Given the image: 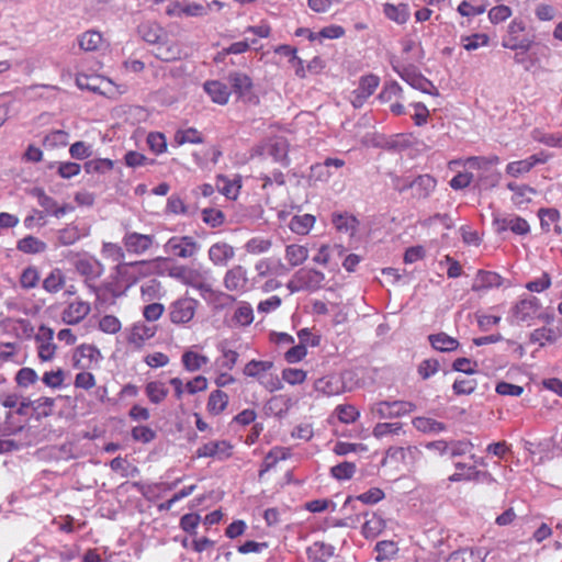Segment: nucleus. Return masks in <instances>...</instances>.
<instances>
[{"instance_id":"nucleus-1","label":"nucleus","mask_w":562,"mask_h":562,"mask_svg":"<svg viewBox=\"0 0 562 562\" xmlns=\"http://www.w3.org/2000/svg\"><path fill=\"white\" fill-rule=\"evenodd\" d=\"M232 91L249 103H258V97L252 92L254 83L251 78L239 71H232L227 76Z\"/></svg>"},{"instance_id":"nucleus-2","label":"nucleus","mask_w":562,"mask_h":562,"mask_svg":"<svg viewBox=\"0 0 562 562\" xmlns=\"http://www.w3.org/2000/svg\"><path fill=\"white\" fill-rule=\"evenodd\" d=\"M401 78L414 89L430 95H439L438 89L434 86V83L424 75H422L413 65L403 67L401 71Z\"/></svg>"},{"instance_id":"nucleus-3","label":"nucleus","mask_w":562,"mask_h":562,"mask_svg":"<svg viewBox=\"0 0 562 562\" xmlns=\"http://www.w3.org/2000/svg\"><path fill=\"white\" fill-rule=\"evenodd\" d=\"M165 249L177 257L190 258L200 249V245L191 236H173L166 243Z\"/></svg>"},{"instance_id":"nucleus-4","label":"nucleus","mask_w":562,"mask_h":562,"mask_svg":"<svg viewBox=\"0 0 562 562\" xmlns=\"http://www.w3.org/2000/svg\"><path fill=\"white\" fill-rule=\"evenodd\" d=\"M54 398L52 397H41L36 401H31L30 398H23L20 403V406L16 409V414L21 416L27 415V408L32 407L34 411L33 416L37 420L43 417H47L52 414L50 408L54 406Z\"/></svg>"},{"instance_id":"nucleus-5","label":"nucleus","mask_w":562,"mask_h":562,"mask_svg":"<svg viewBox=\"0 0 562 562\" xmlns=\"http://www.w3.org/2000/svg\"><path fill=\"white\" fill-rule=\"evenodd\" d=\"M198 301L194 299H181L171 305L170 319L173 324L190 322L195 313Z\"/></svg>"},{"instance_id":"nucleus-6","label":"nucleus","mask_w":562,"mask_h":562,"mask_svg":"<svg viewBox=\"0 0 562 562\" xmlns=\"http://www.w3.org/2000/svg\"><path fill=\"white\" fill-rule=\"evenodd\" d=\"M415 405L405 401H394V402H380L373 408V412L379 415L380 418H393L405 415L414 411Z\"/></svg>"},{"instance_id":"nucleus-7","label":"nucleus","mask_w":562,"mask_h":562,"mask_svg":"<svg viewBox=\"0 0 562 562\" xmlns=\"http://www.w3.org/2000/svg\"><path fill=\"white\" fill-rule=\"evenodd\" d=\"M233 446L227 440L210 441L201 446L195 456L198 458H217L220 460L228 459L232 456Z\"/></svg>"},{"instance_id":"nucleus-8","label":"nucleus","mask_w":562,"mask_h":562,"mask_svg":"<svg viewBox=\"0 0 562 562\" xmlns=\"http://www.w3.org/2000/svg\"><path fill=\"white\" fill-rule=\"evenodd\" d=\"M294 279L301 283L303 290L316 291L322 286V282L325 280V274L316 269H300L295 272Z\"/></svg>"},{"instance_id":"nucleus-9","label":"nucleus","mask_w":562,"mask_h":562,"mask_svg":"<svg viewBox=\"0 0 562 562\" xmlns=\"http://www.w3.org/2000/svg\"><path fill=\"white\" fill-rule=\"evenodd\" d=\"M90 304L83 301H76L70 303L61 314V319L68 325H76L80 323L89 313Z\"/></svg>"},{"instance_id":"nucleus-10","label":"nucleus","mask_w":562,"mask_h":562,"mask_svg":"<svg viewBox=\"0 0 562 562\" xmlns=\"http://www.w3.org/2000/svg\"><path fill=\"white\" fill-rule=\"evenodd\" d=\"M540 307L541 305L539 300L536 296H530L529 299H524L517 302L512 312L520 322H526L532 318Z\"/></svg>"},{"instance_id":"nucleus-11","label":"nucleus","mask_w":562,"mask_h":562,"mask_svg":"<svg viewBox=\"0 0 562 562\" xmlns=\"http://www.w3.org/2000/svg\"><path fill=\"white\" fill-rule=\"evenodd\" d=\"M504 282V279L494 271L479 270L474 282L472 284V291L479 292L492 288H499Z\"/></svg>"},{"instance_id":"nucleus-12","label":"nucleus","mask_w":562,"mask_h":562,"mask_svg":"<svg viewBox=\"0 0 562 562\" xmlns=\"http://www.w3.org/2000/svg\"><path fill=\"white\" fill-rule=\"evenodd\" d=\"M547 157H541L538 154L531 155L527 159L509 162L506 167V172L512 177H519L522 173L529 172L536 165L544 164Z\"/></svg>"},{"instance_id":"nucleus-13","label":"nucleus","mask_w":562,"mask_h":562,"mask_svg":"<svg viewBox=\"0 0 562 562\" xmlns=\"http://www.w3.org/2000/svg\"><path fill=\"white\" fill-rule=\"evenodd\" d=\"M154 241L151 235H144L138 233H127L124 237V245L126 250L134 254H142L146 251Z\"/></svg>"},{"instance_id":"nucleus-14","label":"nucleus","mask_w":562,"mask_h":562,"mask_svg":"<svg viewBox=\"0 0 562 562\" xmlns=\"http://www.w3.org/2000/svg\"><path fill=\"white\" fill-rule=\"evenodd\" d=\"M248 282L246 269L239 265L227 270L224 277V285L229 291L244 289Z\"/></svg>"},{"instance_id":"nucleus-15","label":"nucleus","mask_w":562,"mask_h":562,"mask_svg":"<svg viewBox=\"0 0 562 562\" xmlns=\"http://www.w3.org/2000/svg\"><path fill=\"white\" fill-rule=\"evenodd\" d=\"M138 35L149 44H161L162 38L166 37V33L162 27L154 22H143L137 26Z\"/></svg>"},{"instance_id":"nucleus-16","label":"nucleus","mask_w":562,"mask_h":562,"mask_svg":"<svg viewBox=\"0 0 562 562\" xmlns=\"http://www.w3.org/2000/svg\"><path fill=\"white\" fill-rule=\"evenodd\" d=\"M413 183L412 195L413 198L420 200L427 199L430 195L431 191L436 188L437 182L430 175H419L413 179Z\"/></svg>"},{"instance_id":"nucleus-17","label":"nucleus","mask_w":562,"mask_h":562,"mask_svg":"<svg viewBox=\"0 0 562 562\" xmlns=\"http://www.w3.org/2000/svg\"><path fill=\"white\" fill-rule=\"evenodd\" d=\"M305 336H311V331L308 328H302L297 333V337L300 339V344L291 347L285 353L284 359L289 363H296L301 361L307 353L306 345L307 340Z\"/></svg>"},{"instance_id":"nucleus-18","label":"nucleus","mask_w":562,"mask_h":562,"mask_svg":"<svg viewBox=\"0 0 562 562\" xmlns=\"http://www.w3.org/2000/svg\"><path fill=\"white\" fill-rule=\"evenodd\" d=\"M204 90L211 97L213 102L221 105L228 102L231 91L225 83L217 80H210L204 83Z\"/></svg>"},{"instance_id":"nucleus-19","label":"nucleus","mask_w":562,"mask_h":562,"mask_svg":"<svg viewBox=\"0 0 562 562\" xmlns=\"http://www.w3.org/2000/svg\"><path fill=\"white\" fill-rule=\"evenodd\" d=\"M234 255V248L226 243H216L209 249L210 260L217 266H225Z\"/></svg>"},{"instance_id":"nucleus-20","label":"nucleus","mask_w":562,"mask_h":562,"mask_svg":"<svg viewBox=\"0 0 562 562\" xmlns=\"http://www.w3.org/2000/svg\"><path fill=\"white\" fill-rule=\"evenodd\" d=\"M314 387L317 392H322L325 395H337L344 391V382L337 376L327 375L317 379L314 383Z\"/></svg>"},{"instance_id":"nucleus-21","label":"nucleus","mask_w":562,"mask_h":562,"mask_svg":"<svg viewBox=\"0 0 562 562\" xmlns=\"http://www.w3.org/2000/svg\"><path fill=\"white\" fill-rule=\"evenodd\" d=\"M311 562H326L335 553V547L323 541H316L306 550Z\"/></svg>"},{"instance_id":"nucleus-22","label":"nucleus","mask_w":562,"mask_h":562,"mask_svg":"<svg viewBox=\"0 0 562 562\" xmlns=\"http://www.w3.org/2000/svg\"><path fill=\"white\" fill-rule=\"evenodd\" d=\"M428 340L434 349L441 352L453 351L459 347V341L443 331L429 335Z\"/></svg>"},{"instance_id":"nucleus-23","label":"nucleus","mask_w":562,"mask_h":562,"mask_svg":"<svg viewBox=\"0 0 562 562\" xmlns=\"http://www.w3.org/2000/svg\"><path fill=\"white\" fill-rule=\"evenodd\" d=\"M155 328L148 327L144 324H135L132 328L131 334L127 337V341L133 344L136 348L143 347L146 339L154 337Z\"/></svg>"},{"instance_id":"nucleus-24","label":"nucleus","mask_w":562,"mask_h":562,"mask_svg":"<svg viewBox=\"0 0 562 562\" xmlns=\"http://www.w3.org/2000/svg\"><path fill=\"white\" fill-rule=\"evenodd\" d=\"M385 497V494L384 492L379 488V487H371L369 491H367L366 493H362L356 497L353 496H348L344 503V508L348 507L349 505H351V503L353 501H359L366 505H374L376 503H379L380 501H382L383 498Z\"/></svg>"},{"instance_id":"nucleus-25","label":"nucleus","mask_w":562,"mask_h":562,"mask_svg":"<svg viewBox=\"0 0 562 562\" xmlns=\"http://www.w3.org/2000/svg\"><path fill=\"white\" fill-rule=\"evenodd\" d=\"M16 249L24 254L35 255L44 252L47 249V245L37 237L27 235L24 238L18 240Z\"/></svg>"},{"instance_id":"nucleus-26","label":"nucleus","mask_w":562,"mask_h":562,"mask_svg":"<svg viewBox=\"0 0 562 562\" xmlns=\"http://www.w3.org/2000/svg\"><path fill=\"white\" fill-rule=\"evenodd\" d=\"M228 405V395L222 390L213 391L207 401V411L213 415L221 414Z\"/></svg>"},{"instance_id":"nucleus-27","label":"nucleus","mask_w":562,"mask_h":562,"mask_svg":"<svg viewBox=\"0 0 562 562\" xmlns=\"http://www.w3.org/2000/svg\"><path fill=\"white\" fill-rule=\"evenodd\" d=\"M314 223L315 216L311 214L295 215L292 217L289 227L295 234L305 235L313 227Z\"/></svg>"},{"instance_id":"nucleus-28","label":"nucleus","mask_w":562,"mask_h":562,"mask_svg":"<svg viewBox=\"0 0 562 562\" xmlns=\"http://www.w3.org/2000/svg\"><path fill=\"white\" fill-rule=\"evenodd\" d=\"M268 151L276 161L282 164L284 167L290 165V158L288 156L289 144L285 139H278L272 143Z\"/></svg>"},{"instance_id":"nucleus-29","label":"nucleus","mask_w":562,"mask_h":562,"mask_svg":"<svg viewBox=\"0 0 562 562\" xmlns=\"http://www.w3.org/2000/svg\"><path fill=\"white\" fill-rule=\"evenodd\" d=\"M181 360L184 369L190 372L199 371L204 364L209 362V358L206 356L196 353L191 350L186 351L182 355Z\"/></svg>"},{"instance_id":"nucleus-30","label":"nucleus","mask_w":562,"mask_h":562,"mask_svg":"<svg viewBox=\"0 0 562 562\" xmlns=\"http://www.w3.org/2000/svg\"><path fill=\"white\" fill-rule=\"evenodd\" d=\"M101 42L102 35L97 31H87L78 37L79 47L85 52L97 50Z\"/></svg>"},{"instance_id":"nucleus-31","label":"nucleus","mask_w":562,"mask_h":562,"mask_svg":"<svg viewBox=\"0 0 562 562\" xmlns=\"http://www.w3.org/2000/svg\"><path fill=\"white\" fill-rule=\"evenodd\" d=\"M146 395L154 404L161 403L168 395L169 391L160 381H151L146 384Z\"/></svg>"},{"instance_id":"nucleus-32","label":"nucleus","mask_w":562,"mask_h":562,"mask_svg":"<svg viewBox=\"0 0 562 562\" xmlns=\"http://www.w3.org/2000/svg\"><path fill=\"white\" fill-rule=\"evenodd\" d=\"M384 14L398 24L405 23L409 18V11L407 4L401 3L394 5L391 3L384 4Z\"/></svg>"},{"instance_id":"nucleus-33","label":"nucleus","mask_w":562,"mask_h":562,"mask_svg":"<svg viewBox=\"0 0 562 562\" xmlns=\"http://www.w3.org/2000/svg\"><path fill=\"white\" fill-rule=\"evenodd\" d=\"M413 425L417 430L423 432H440L447 428L443 423L428 417H415Z\"/></svg>"},{"instance_id":"nucleus-34","label":"nucleus","mask_w":562,"mask_h":562,"mask_svg":"<svg viewBox=\"0 0 562 562\" xmlns=\"http://www.w3.org/2000/svg\"><path fill=\"white\" fill-rule=\"evenodd\" d=\"M384 528L385 521L375 514H372L371 518L367 519L362 526V535L367 539L375 538Z\"/></svg>"},{"instance_id":"nucleus-35","label":"nucleus","mask_w":562,"mask_h":562,"mask_svg":"<svg viewBox=\"0 0 562 562\" xmlns=\"http://www.w3.org/2000/svg\"><path fill=\"white\" fill-rule=\"evenodd\" d=\"M380 79L375 75H367L361 77L358 89L355 91L358 93V98L366 99L370 97L378 88Z\"/></svg>"},{"instance_id":"nucleus-36","label":"nucleus","mask_w":562,"mask_h":562,"mask_svg":"<svg viewBox=\"0 0 562 562\" xmlns=\"http://www.w3.org/2000/svg\"><path fill=\"white\" fill-rule=\"evenodd\" d=\"M148 262L145 261V260H142V261H135V262H131V263H120L115 267V279L116 280H120V279H125L127 281V284L125 286V289L127 290L130 286H132L133 284L137 283L139 278L130 273L127 270H126V267L130 266V267H135V266H147Z\"/></svg>"},{"instance_id":"nucleus-37","label":"nucleus","mask_w":562,"mask_h":562,"mask_svg":"<svg viewBox=\"0 0 562 562\" xmlns=\"http://www.w3.org/2000/svg\"><path fill=\"white\" fill-rule=\"evenodd\" d=\"M286 259L292 267L303 263L308 256V250L304 246L289 245L285 249Z\"/></svg>"},{"instance_id":"nucleus-38","label":"nucleus","mask_w":562,"mask_h":562,"mask_svg":"<svg viewBox=\"0 0 562 562\" xmlns=\"http://www.w3.org/2000/svg\"><path fill=\"white\" fill-rule=\"evenodd\" d=\"M65 284V277L60 269H54L43 281V288L49 293L58 292Z\"/></svg>"},{"instance_id":"nucleus-39","label":"nucleus","mask_w":562,"mask_h":562,"mask_svg":"<svg viewBox=\"0 0 562 562\" xmlns=\"http://www.w3.org/2000/svg\"><path fill=\"white\" fill-rule=\"evenodd\" d=\"M113 166H114V164L111 159L98 158V159H92V160L86 161L83 165V168L87 173H93V172L105 173V172L112 170Z\"/></svg>"},{"instance_id":"nucleus-40","label":"nucleus","mask_w":562,"mask_h":562,"mask_svg":"<svg viewBox=\"0 0 562 562\" xmlns=\"http://www.w3.org/2000/svg\"><path fill=\"white\" fill-rule=\"evenodd\" d=\"M356 473V464L353 462L344 461L330 469V474L338 481L350 480Z\"/></svg>"},{"instance_id":"nucleus-41","label":"nucleus","mask_w":562,"mask_h":562,"mask_svg":"<svg viewBox=\"0 0 562 562\" xmlns=\"http://www.w3.org/2000/svg\"><path fill=\"white\" fill-rule=\"evenodd\" d=\"M80 238L79 229L76 225L70 224L58 231V244L61 246L74 245Z\"/></svg>"},{"instance_id":"nucleus-42","label":"nucleus","mask_w":562,"mask_h":562,"mask_svg":"<svg viewBox=\"0 0 562 562\" xmlns=\"http://www.w3.org/2000/svg\"><path fill=\"white\" fill-rule=\"evenodd\" d=\"M14 380L20 387H27L38 380V375L34 369L24 367L16 372Z\"/></svg>"},{"instance_id":"nucleus-43","label":"nucleus","mask_w":562,"mask_h":562,"mask_svg":"<svg viewBox=\"0 0 562 562\" xmlns=\"http://www.w3.org/2000/svg\"><path fill=\"white\" fill-rule=\"evenodd\" d=\"M233 319L241 326L250 325L254 321V312L251 305L249 303L243 302L236 310Z\"/></svg>"},{"instance_id":"nucleus-44","label":"nucleus","mask_w":562,"mask_h":562,"mask_svg":"<svg viewBox=\"0 0 562 562\" xmlns=\"http://www.w3.org/2000/svg\"><path fill=\"white\" fill-rule=\"evenodd\" d=\"M335 412L338 419L344 424L353 423L360 416V413L356 409V407L350 404L338 405Z\"/></svg>"},{"instance_id":"nucleus-45","label":"nucleus","mask_w":562,"mask_h":562,"mask_svg":"<svg viewBox=\"0 0 562 562\" xmlns=\"http://www.w3.org/2000/svg\"><path fill=\"white\" fill-rule=\"evenodd\" d=\"M538 216L540 218L541 228L544 232L550 231V225L552 223H557L560 218V212L557 209H540L538 211Z\"/></svg>"},{"instance_id":"nucleus-46","label":"nucleus","mask_w":562,"mask_h":562,"mask_svg":"<svg viewBox=\"0 0 562 562\" xmlns=\"http://www.w3.org/2000/svg\"><path fill=\"white\" fill-rule=\"evenodd\" d=\"M175 140L179 145H183L186 143H191V144L203 143V138L201 137L200 133L193 127H190L186 131H178L175 135Z\"/></svg>"},{"instance_id":"nucleus-47","label":"nucleus","mask_w":562,"mask_h":562,"mask_svg":"<svg viewBox=\"0 0 562 562\" xmlns=\"http://www.w3.org/2000/svg\"><path fill=\"white\" fill-rule=\"evenodd\" d=\"M202 220L212 228L218 227L224 223L225 215L222 211L206 207L202 211Z\"/></svg>"},{"instance_id":"nucleus-48","label":"nucleus","mask_w":562,"mask_h":562,"mask_svg":"<svg viewBox=\"0 0 562 562\" xmlns=\"http://www.w3.org/2000/svg\"><path fill=\"white\" fill-rule=\"evenodd\" d=\"M200 520L201 517L196 513L186 514L180 518V528L190 536H195Z\"/></svg>"},{"instance_id":"nucleus-49","label":"nucleus","mask_w":562,"mask_h":562,"mask_svg":"<svg viewBox=\"0 0 562 562\" xmlns=\"http://www.w3.org/2000/svg\"><path fill=\"white\" fill-rule=\"evenodd\" d=\"M558 339V336L555 331L552 328L548 327H541L536 330H533L530 335V341L532 342H539L540 346H543L544 344L542 340H546L548 342H555Z\"/></svg>"},{"instance_id":"nucleus-50","label":"nucleus","mask_w":562,"mask_h":562,"mask_svg":"<svg viewBox=\"0 0 562 562\" xmlns=\"http://www.w3.org/2000/svg\"><path fill=\"white\" fill-rule=\"evenodd\" d=\"M131 436L135 441L149 443L156 438L157 434L148 426H136L132 429Z\"/></svg>"},{"instance_id":"nucleus-51","label":"nucleus","mask_w":562,"mask_h":562,"mask_svg":"<svg viewBox=\"0 0 562 562\" xmlns=\"http://www.w3.org/2000/svg\"><path fill=\"white\" fill-rule=\"evenodd\" d=\"M68 133L61 130H56L47 134L43 139V145L46 147H57L67 145Z\"/></svg>"},{"instance_id":"nucleus-52","label":"nucleus","mask_w":562,"mask_h":562,"mask_svg":"<svg viewBox=\"0 0 562 562\" xmlns=\"http://www.w3.org/2000/svg\"><path fill=\"white\" fill-rule=\"evenodd\" d=\"M38 280H40V274H38L37 269L35 267L31 266L23 270L21 278H20V283H21V286L24 289H33L37 285Z\"/></svg>"},{"instance_id":"nucleus-53","label":"nucleus","mask_w":562,"mask_h":562,"mask_svg":"<svg viewBox=\"0 0 562 562\" xmlns=\"http://www.w3.org/2000/svg\"><path fill=\"white\" fill-rule=\"evenodd\" d=\"M147 144L155 154H161L167 149L166 137L162 133H149L147 136Z\"/></svg>"},{"instance_id":"nucleus-54","label":"nucleus","mask_w":562,"mask_h":562,"mask_svg":"<svg viewBox=\"0 0 562 562\" xmlns=\"http://www.w3.org/2000/svg\"><path fill=\"white\" fill-rule=\"evenodd\" d=\"M475 367H477V362L472 361L470 358H465V357L457 358L452 362L453 371L462 372V373H465L469 375L476 373Z\"/></svg>"},{"instance_id":"nucleus-55","label":"nucleus","mask_w":562,"mask_h":562,"mask_svg":"<svg viewBox=\"0 0 562 562\" xmlns=\"http://www.w3.org/2000/svg\"><path fill=\"white\" fill-rule=\"evenodd\" d=\"M375 551L378 552L376 560L381 561L384 559H389L394 555L397 551L396 544L390 540L379 541L375 544Z\"/></svg>"},{"instance_id":"nucleus-56","label":"nucleus","mask_w":562,"mask_h":562,"mask_svg":"<svg viewBox=\"0 0 562 562\" xmlns=\"http://www.w3.org/2000/svg\"><path fill=\"white\" fill-rule=\"evenodd\" d=\"M476 380H456L452 384V391L456 395H470L476 389Z\"/></svg>"},{"instance_id":"nucleus-57","label":"nucleus","mask_w":562,"mask_h":562,"mask_svg":"<svg viewBox=\"0 0 562 562\" xmlns=\"http://www.w3.org/2000/svg\"><path fill=\"white\" fill-rule=\"evenodd\" d=\"M64 379V370L59 368L55 371L45 372L42 378V381L45 385L49 387L58 389L63 385Z\"/></svg>"},{"instance_id":"nucleus-58","label":"nucleus","mask_w":562,"mask_h":562,"mask_svg":"<svg viewBox=\"0 0 562 562\" xmlns=\"http://www.w3.org/2000/svg\"><path fill=\"white\" fill-rule=\"evenodd\" d=\"M462 41H465L467 43L463 45V47L467 50H474L479 48L480 46H485L488 44L490 37L488 35L484 33H475L471 36H464L462 37Z\"/></svg>"},{"instance_id":"nucleus-59","label":"nucleus","mask_w":562,"mask_h":562,"mask_svg":"<svg viewBox=\"0 0 562 562\" xmlns=\"http://www.w3.org/2000/svg\"><path fill=\"white\" fill-rule=\"evenodd\" d=\"M282 379L291 385L301 384L306 379V372L302 369L286 368L282 371Z\"/></svg>"},{"instance_id":"nucleus-60","label":"nucleus","mask_w":562,"mask_h":562,"mask_svg":"<svg viewBox=\"0 0 562 562\" xmlns=\"http://www.w3.org/2000/svg\"><path fill=\"white\" fill-rule=\"evenodd\" d=\"M439 366L440 363L437 359H425L418 366V373L424 380H427L438 372Z\"/></svg>"},{"instance_id":"nucleus-61","label":"nucleus","mask_w":562,"mask_h":562,"mask_svg":"<svg viewBox=\"0 0 562 562\" xmlns=\"http://www.w3.org/2000/svg\"><path fill=\"white\" fill-rule=\"evenodd\" d=\"M99 328L106 334H115L121 329V322L114 315H105L100 319Z\"/></svg>"},{"instance_id":"nucleus-62","label":"nucleus","mask_w":562,"mask_h":562,"mask_svg":"<svg viewBox=\"0 0 562 562\" xmlns=\"http://www.w3.org/2000/svg\"><path fill=\"white\" fill-rule=\"evenodd\" d=\"M512 15V9L507 5L501 4L492 8L488 11V19L493 24L505 21Z\"/></svg>"},{"instance_id":"nucleus-63","label":"nucleus","mask_w":562,"mask_h":562,"mask_svg":"<svg viewBox=\"0 0 562 562\" xmlns=\"http://www.w3.org/2000/svg\"><path fill=\"white\" fill-rule=\"evenodd\" d=\"M495 391L499 395L520 396L524 393V387L505 381H499L496 384Z\"/></svg>"},{"instance_id":"nucleus-64","label":"nucleus","mask_w":562,"mask_h":562,"mask_svg":"<svg viewBox=\"0 0 562 562\" xmlns=\"http://www.w3.org/2000/svg\"><path fill=\"white\" fill-rule=\"evenodd\" d=\"M330 177L329 167L324 161L323 164H315L311 167V172L308 176L310 180L315 181H327Z\"/></svg>"}]
</instances>
